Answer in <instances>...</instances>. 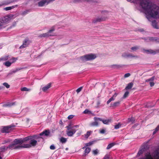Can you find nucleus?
<instances>
[{
  "instance_id": "obj_1",
  "label": "nucleus",
  "mask_w": 159,
  "mask_h": 159,
  "mask_svg": "<svg viewBox=\"0 0 159 159\" xmlns=\"http://www.w3.org/2000/svg\"><path fill=\"white\" fill-rule=\"evenodd\" d=\"M139 3L145 14L146 17L150 21L152 18H159V7L148 2V0H136Z\"/></svg>"
},
{
  "instance_id": "obj_2",
  "label": "nucleus",
  "mask_w": 159,
  "mask_h": 159,
  "mask_svg": "<svg viewBox=\"0 0 159 159\" xmlns=\"http://www.w3.org/2000/svg\"><path fill=\"white\" fill-rule=\"evenodd\" d=\"M40 137L37 135L30 136L23 139H16L14 140V144L10 146L14 148H30L35 146L37 144L38 139Z\"/></svg>"
},
{
  "instance_id": "obj_3",
  "label": "nucleus",
  "mask_w": 159,
  "mask_h": 159,
  "mask_svg": "<svg viewBox=\"0 0 159 159\" xmlns=\"http://www.w3.org/2000/svg\"><path fill=\"white\" fill-rule=\"evenodd\" d=\"M139 159H159V149L155 151L152 154L147 153L144 157Z\"/></svg>"
},
{
  "instance_id": "obj_4",
  "label": "nucleus",
  "mask_w": 159,
  "mask_h": 159,
  "mask_svg": "<svg viewBox=\"0 0 159 159\" xmlns=\"http://www.w3.org/2000/svg\"><path fill=\"white\" fill-rule=\"evenodd\" d=\"M97 57L96 54H89L84 55L80 57V59L81 61H86L93 60Z\"/></svg>"
},
{
  "instance_id": "obj_5",
  "label": "nucleus",
  "mask_w": 159,
  "mask_h": 159,
  "mask_svg": "<svg viewBox=\"0 0 159 159\" xmlns=\"http://www.w3.org/2000/svg\"><path fill=\"white\" fill-rule=\"evenodd\" d=\"M78 125H75L71 126L70 125L66 127L68 130H69L67 131V134L69 136H72L76 132V130L75 128L78 127Z\"/></svg>"
},
{
  "instance_id": "obj_6",
  "label": "nucleus",
  "mask_w": 159,
  "mask_h": 159,
  "mask_svg": "<svg viewBox=\"0 0 159 159\" xmlns=\"http://www.w3.org/2000/svg\"><path fill=\"white\" fill-rule=\"evenodd\" d=\"M14 126L11 125L4 126L2 129L1 132L2 133H8L14 129Z\"/></svg>"
},
{
  "instance_id": "obj_7",
  "label": "nucleus",
  "mask_w": 159,
  "mask_h": 159,
  "mask_svg": "<svg viewBox=\"0 0 159 159\" xmlns=\"http://www.w3.org/2000/svg\"><path fill=\"white\" fill-rule=\"evenodd\" d=\"M94 122L90 123L89 125L90 126H98V121H100V118L94 117Z\"/></svg>"
},
{
  "instance_id": "obj_8",
  "label": "nucleus",
  "mask_w": 159,
  "mask_h": 159,
  "mask_svg": "<svg viewBox=\"0 0 159 159\" xmlns=\"http://www.w3.org/2000/svg\"><path fill=\"white\" fill-rule=\"evenodd\" d=\"M10 20V18L9 16H6L2 17L0 19V22L2 23L6 24Z\"/></svg>"
},
{
  "instance_id": "obj_9",
  "label": "nucleus",
  "mask_w": 159,
  "mask_h": 159,
  "mask_svg": "<svg viewBox=\"0 0 159 159\" xmlns=\"http://www.w3.org/2000/svg\"><path fill=\"white\" fill-rule=\"evenodd\" d=\"M30 42H31L30 40L27 39H25L23 41L22 45L20 47V48L23 49L27 47Z\"/></svg>"
},
{
  "instance_id": "obj_10",
  "label": "nucleus",
  "mask_w": 159,
  "mask_h": 159,
  "mask_svg": "<svg viewBox=\"0 0 159 159\" xmlns=\"http://www.w3.org/2000/svg\"><path fill=\"white\" fill-rule=\"evenodd\" d=\"M141 51L144 53L148 54H155L156 53V52L152 49L146 50L144 48L141 49Z\"/></svg>"
},
{
  "instance_id": "obj_11",
  "label": "nucleus",
  "mask_w": 159,
  "mask_h": 159,
  "mask_svg": "<svg viewBox=\"0 0 159 159\" xmlns=\"http://www.w3.org/2000/svg\"><path fill=\"white\" fill-rule=\"evenodd\" d=\"M14 141L13 142V143L11 144L8 147H6L5 146H2L0 148V151L1 152H3L6 151L7 148H9L11 149H18V148H14L12 147H10V146L14 144Z\"/></svg>"
},
{
  "instance_id": "obj_12",
  "label": "nucleus",
  "mask_w": 159,
  "mask_h": 159,
  "mask_svg": "<svg viewBox=\"0 0 159 159\" xmlns=\"http://www.w3.org/2000/svg\"><path fill=\"white\" fill-rule=\"evenodd\" d=\"M48 4L46 0H42L38 3L39 6L40 7H43L45 5H47Z\"/></svg>"
},
{
  "instance_id": "obj_13",
  "label": "nucleus",
  "mask_w": 159,
  "mask_h": 159,
  "mask_svg": "<svg viewBox=\"0 0 159 159\" xmlns=\"http://www.w3.org/2000/svg\"><path fill=\"white\" fill-rule=\"evenodd\" d=\"M106 18L104 17H98L95 18L93 20V22L96 23L98 22H100L104 21L105 20Z\"/></svg>"
},
{
  "instance_id": "obj_14",
  "label": "nucleus",
  "mask_w": 159,
  "mask_h": 159,
  "mask_svg": "<svg viewBox=\"0 0 159 159\" xmlns=\"http://www.w3.org/2000/svg\"><path fill=\"white\" fill-rule=\"evenodd\" d=\"M100 121H102L104 124L108 125L111 122L112 120L111 119L104 120L100 118Z\"/></svg>"
},
{
  "instance_id": "obj_15",
  "label": "nucleus",
  "mask_w": 159,
  "mask_h": 159,
  "mask_svg": "<svg viewBox=\"0 0 159 159\" xmlns=\"http://www.w3.org/2000/svg\"><path fill=\"white\" fill-rule=\"evenodd\" d=\"M51 83L48 84L47 85L42 88V90L44 92H46L49 88L51 87Z\"/></svg>"
},
{
  "instance_id": "obj_16",
  "label": "nucleus",
  "mask_w": 159,
  "mask_h": 159,
  "mask_svg": "<svg viewBox=\"0 0 159 159\" xmlns=\"http://www.w3.org/2000/svg\"><path fill=\"white\" fill-rule=\"evenodd\" d=\"M50 132L49 130H45L39 134V135L42 136L44 135L47 136L49 135Z\"/></svg>"
},
{
  "instance_id": "obj_17",
  "label": "nucleus",
  "mask_w": 159,
  "mask_h": 159,
  "mask_svg": "<svg viewBox=\"0 0 159 159\" xmlns=\"http://www.w3.org/2000/svg\"><path fill=\"white\" fill-rule=\"evenodd\" d=\"M52 34H49L48 32L46 33H43L39 35V37H47L49 36H53Z\"/></svg>"
},
{
  "instance_id": "obj_18",
  "label": "nucleus",
  "mask_w": 159,
  "mask_h": 159,
  "mask_svg": "<svg viewBox=\"0 0 159 159\" xmlns=\"http://www.w3.org/2000/svg\"><path fill=\"white\" fill-rule=\"evenodd\" d=\"M15 104V102H8L5 104L3 105L2 106L4 107H11V106L14 105Z\"/></svg>"
},
{
  "instance_id": "obj_19",
  "label": "nucleus",
  "mask_w": 159,
  "mask_h": 159,
  "mask_svg": "<svg viewBox=\"0 0 159 159\" xmlns=\"http://www.w3.org/2000/svg\"><path fill=\"white\" fill-rule=\"evenodd\" d=\"M85 150L84 151V156H86L88 153H89L91 149L89 148H85Z\"/></svg>"
},
{
  "instance_id": "obj_20",
  "label": "nucleus",
  "mask_w": 159,
  "mask_h": 159,
  "mask_svg": "<svg viewBox=\"0 0 159 159\" xmlns=\"http://www.w3.org/2000/svg\"><path fill=\"white\" fill-rule=\"evenodd\" d=\"M10 57H9V56H6L5 57H2L1 58H0V61H5L9 59Z\"/></svg>"
},
{
  "instance_id": "obj_21",
  "label": "nucleus",
  "mask_w": 159,
  "mask_h": 159,
  "mask_svg": "<svg viewBox=\"0 0 159 159\" xmlns=\"http://www.w3.org/2000/svg\"><path fill=\"white\" fill-rule=\"evenodd\" d=\"M17 5H16V6H11V7H6L5 8H4V10L6 11H8V10H11L12 9H13L15 7H17Z\"/></svg>"
},
{
  "instance_id": "obj_22",
  "label": "nucleus",
  "mask_w": 159,
  "mask_h": 159,
  "mask_svg": "<svg viewBox=\"0 0 159 159\" xmlns=\"http://www.w3.org/2000/svg\"><path fill=\"white\" fill-rule=\"evenodd\" d=\"M133 85V83L131 82L129 83L127 86L126 87L125 89L126 90L131 89Z\"/></svg>"
},
{
  "instance_id": "obj_23",
  "label": "nucleus",
  "mask_w": 159,
  "mask_h": 159,
  "mask_svg": "<svg viewBox=\"0 0 159 159\" xmlns=\"http://www.w3.org/2000/svg\"><path fill=\"white\" fill-rule=\"evenodd\" d=\"M152 26L156 29L158 28V26L157 25V22L155 20H153L152 22Z\"/></svg>"
},
{
  "instance_id": "obj_24",
  "label": "nucleus",
  "mask_w": 159,
  "mask_h": 159,
  "mask_svg": "<svg viewBox=\"0 0 159 159\" xmlns=\"http://www.w3.org/2000/svg\"><path fill=\"white\" fill-rule=\"evenodd\" d=\"M145 150L144 148H142L139 150V152L137 154V156H140L141 154H142L143 152H144Z\"/></svg>"
},
{
  "instance_id": "obj_25",
  "label": "nucleus",
  "mask_w": 159,
  "mask_h": 159,
  "mask_svg": "<svg viewBox=\"0 0 159 159\" xmlns=\"http://www.w3.org/2000/svg\"><path fill=\"white\" fill-rule=\"evenodd\" d=\"M17 60V58L12 57L9 60V61H10L12 64V63L15 62Z\"/></svg>"
},
{
  "instance_id": "obj_26",
  "label": "nucleus",
  "mask_w": 159,
  "mask_h": 159,
  "mask_svg": "<svg viewBox=\"0 0 159 159\" xmlns=\"http://www.w3.org/2000/svg\"><path fill=\"white\" fill-rule=\"evenodd\" d=\"M93 141H92V142H89V143H86L85 144V146L83 148V149L85 148L86 147H87V146H91V145H92L93 143Z\"/></svg>"
},
{
  "instance_id": "obj_27",
  "label": "nucleus",
  "mask_w": 159,
  "mask_h": 159,
  "mask_svg": "<svg viewBox=\"0 0 159 159\" xmlns=\"http://www.w3.org/2000/svg\"><path fill=\"white\" fill-rule=\"evenodd\" d=\"M3 64L4 65L8 67L11 65V62H10V61H7L4 63Z\"/></svg>"
},
{
  "instance_id": "obj_28",
  "label": "nucleus",
  "mask_w": 159,
  "mask_h": 159,
  "mask_svg": "<svg viewBox=\"0 0 159 159\" xmlns=\"http://www.w3.org/2000/svg\"><path fill=\"white\" fill-rule=\"evenodd\" d=\"M155 79V77L154 76H152L151 78L149 79H147L145 80L146 82H152Z\"/></svg>"
},
{
  "instance_id": "obj_29",
  "label": "nucleus",
  "mask_w": 159,
  "mask_h": 159,
  "mask_svg": "<svg viewBox=\"0 0 159 159\" xmlns=\"http://www.w3.org/2000/svg\"><path fill=\"white\" fill-rule=\"evenodd\" d=\"M120 104V102H114L113 104H111V106L112 107H116L119 105Z\"/></svg>"
},
{
  "instance_id": "obj_30",
  "label": "nucleus",
  "mask_w": 159,
  "mask_h": 159,
  "mask_svg": "<svg viewBox=\"0 0 159 159\" xmlns=\"http://www.w3.org/2000/svg\"><path fill=\"white\" fill-rule=\"evenodd\" d=\"M139 46H135L133 47H132L131 48V49L133 50V51H136L137 50L139 49Z\"/></svg>"
},
{
  "instance_id": "obj_31",
  "label": "nucleus",
  "mask_w": 159,
  "mask_h": 159,
  "mask_svg": "<svg viewBox=\"0 0 159 159\" xmlns=\"http://www.w3.org/2000/svg\"><path fill=\"white\" fill-rule=\"evenodd\" d=\"M92 133V131H88L87 133L84 135L85 137L86 138H88Z\"/></svg>"
},
{
  "instance_id": "obj_32",
  "label": "nucleus",
  "mask_w": 159,
  "mask_h": 159,
  "mask_svg": "<svg viewBox=\"0 0 159 159\" xmlns=\"http://www.w3.org/2000/svg\"><path fill=\"white\" fill-rule=\"evenodd\" d=\"M60 142L62 143H65L67 141V139L64 137H61L60 139Z\"/></svg>"
},
{
  "instance_id": "obj_33",
  "label": "nucleus",
  "mask_w": 159,
  "mask_h": 159,
  "mask_svg": "<svg viewBox=\"0 0 159 159\" xmlns=\"http://www.w3.org/2000/svg\"><path fill=\"white\" fill-rule=\"evenodd\" d=\"M129 53L126 52H124L122 55V56L124 58L129 57Z\"/></svg>"
},
{
  "instance_id": "obj_34",
  "label": "nucleus",
  "mask_w": 159,
  "mask_h": 159,
  "mask_svg": "<svg viewBox=\"0 0 159 159\" xmlns=\"http://www.w3.org/2000/svg\"><path fill=\"white\" fill-rule=\"evenodd\" d=\"M129 94V92L128 91L124 93L122 98L123 99L125 98H126L128 96Z\"/></svg>"
},
{
  "instance_id": "obj_35",
  "label": "nucleus",
  "mask_w": 159,
  "mask_h": 159,
  "mask_svg": "<svg viewBox=\"0 0 159 159\" xmlns=\"http://www.w3.org/2000/svg\"><path fill=\"white\" fill-rule=\"evenodd\" d=\"M114 145V144L113 143H111L109 144L107 146V149H109L113 147Z\"/></svg>"
},
{
  "instance_id": "obj_36",
  "label": "nucleus",
  "mask_w": 159,
  "mask_h": 159,
  "mask_svg": "<svg viewBox=\"0 0 159 159\" xmlns=\"http://www.w3.org/2000/svg\"><path fill=\"white\" fill-rule=\"evenodd\" d=\"M98 152L99 151L98 149H96L95 150H93L92 151L93 154L95 155H97L98 153Z\"/></svg>"
},
{
  "instance_id": "obj_37",
  "label": "nucleus",
  "mask_w": 159,
  "mask_h": 159,
  "mask_svg": "<svg viewBox=\"0 0 159 159\" xmlns=\"http://www.w3.org/2000/svg\"><path fill=\"white\" fill-rule=\"evenodd\" d=\"M83 113L86 114H90L91 113V112L89 110L86 109L84 111Z\"/></svg>"
},
{
  "instance_id": "obj_38",
  "label": "nucleus",
  "mask_w": 159,
  "mask_h": 159,
  "mask_svg": "<svg viewBox=\"0 0 159 159\" xmlns=\"http://www.w3.org/2000/svg\"><path fill=\"white\" fill-rule=\"evenodd\" d=\"M121 126V124L120 123H118V124L115 126L114 128L115 129H117L120 128Z\"/></svg>"
},
{
  "instance_id": "obj_39",
  "label": "nucleus",
  "mask_w": 159,
  "mask_h": 159,
  "mask_svg": "<svg viewBox=\"0 0 159 159\" xmlns=\"http://www.w3.org/2000/svg\"><path fill=\"white\" fill-rule=\"evenodd\" d=\"M55 31V28L54 27H53L51 29L49 30V31L48 32V33H49V34H51V33Z\"/></svg>"
},
{
  "instance_id": "obj_40",
  "label": "nucleus",
  "mask_w": 159,
  "mask_h": 159,
  "mask_svg": "<svg viewBox=\"0 0 159 159\" xmlns=\"http://www.w3.org/2000/svg\"><path fill=\"white\" fill-rule=\"evenodd\" d=\"M21 91H29L30 89L26 87H23L21 89Z\"/></svg>"
},
{
  "instance_id": "obj_41",
  "label": "nucleus",
  "mask_w": 159,
  "mask_h": 159,
  "mask_svg": "<svg viewBox=\"0 0 159 159\" xmlns=\"http://www.w3.org/2000/svg\"><path fill=\"white\" fill-rule=\"evenodd\" d=\"M135 57V58H138L139 57L137 55H133L129 53V57Z\"/></svg>"
},
{
  "instance_id": "obj_42",
  "label": "nucleus",
  "mask_w": 159,
  "mask_h": 159,
  "mask_svg": "<svg viewBox=\"0 0 159 159\" xmlns=\"http://www.w3.org/2000/svg\"><path fill=\"white\" fill-rule=\"evenodd\" d=\"M115 100V98L113 97H111L107 102V103L108 104L110 103L111 101H113Z\"/></svg>"
},
{
  "instance_id": "obj_43",
  "label": "nucleus",
  "mask_w": 159,
  "mask_h": 159,
  "mask_svg": "<svg viewBox=\"0 0 159 159\" xmlns=\"http://www.w3.org/2000/svg\"><path fill=\"white\" fill-rule=\"evenodd\" d=\"M134 121V118H129L128 119V122H132L133 123Z\"/></svg>"
},
{
  "instance_id": "obj_44",
  "label": "nucleus",
  "mask_w": 159,
  "mask_h": 159,
  "mask_svg": "<svg viewBox=\"0 0 159 159\" xmlns=\"http://www.w3.org/2000/svg\"><path fill=\"white\" fill-rule=\"evenodd\" d=\"M3 84L7 88H9L10 87V85L7 83H4Z\"/></svg>"
},
{
  "instance_id": "obj_45",
  "label": "nucleus",
  "mask_w": 159,
  "mask_h": 159,
  "mask_svg": "<svg viewBox=\"0 0 159 159\" xmlns=\"http://www.w3.org/2000/svg\"><path fill=\"white\" fill-rule=\"evenodd\" d=\"M18 70L16 69L15 70H13L11 71L10 73H9L8 75H11L13 73H15Z\"/></svg>"
},
{
  "instance_id": "obj_46",
  "label": "nucleus",
  "mask_w": 159,
  "mask_h": 159,
  "mask_svg": "<svg viewBox=\"0 0 159 159\" xmlns=\"http://www.w3.org/2000/svg\"><path fill=\"white\" fill-rule=\"evenodd\" d=\"M82 88H83V87H81L79 88H78L76 90V91L78 93H79L82 90Z\"/></svg>"
},
{
  "instance_id": "obj_47",
  "label": "nucleus",
  "mask_w": 159,
  "mask_h": 159,
  "mask_svg": "<svg viewBox=\"0 0 159 159\" xmlns=\"http://www.w3.org/2000/svg\"><path fill=\"white\" fill-rule=\"evenodd\" d=\"M105 132V130L104 129H102L100 130L99 132L101 134H104Z\"/></svg>"
},
{
  "instance_id": "obj_48",
  "label": "nucleus",
  "mask_w": 159,
  "mask_h": 159,
  "mask_svg": "<svg viewBox=\"0 0 159 159\" xmlns=\"http://www.w3.org/2000/svg\"><path fill=\"white\" fill-rule=\"evenodd\" d=\"M130 75V74L129 73H127L126 74H125L124 75V77L125 78H127L128 77H129Z\"/></svg>"
},
{
  "instance_id": "obj_49",
  "label": "nucleus",
  "mask_w": 159,
  "mask_h": 159,
  "mask_svg": "<svg viewBox=\"0 0 159 159\" xmlns=\"http://www.w3.org/2000/svg\"><path fill=\"white\" fill-rule=\"evenodd\" d=\"M50 148L51 150H54L55 149V147L54 145H52L50 146Z\"/></svg>"
},
{
  "instance_id": "obj_50",
  "label": "nucleus",
  "mask_w": 159,
  "mask_h": 159,
  "mask_svg": "<svg viewBox=\"0 0 159 159\" xmlns=\"http://www.w3.org/2000/svg\"><path fill=\"white\" fill-rule=\"evenodd\" d=\"M149 83V84H150L151 87L153 86L154 85V84H155L154 82L153 81L150 82Z\"/></svg>"
},
{
  "instance_id": "obj_51",
  "label": "nucleus",
  "mask_w": 159,
  "mask_h": 159,
  "mask_svg": "<svg viewBox=\"0 0 159 159\" xmlns=\"http://www.w3.org/2000/svg\"><path fill=\"white\" fill-rule=\"evenodd\" d=\"M74 117V116L73 115H69L68 117V119H72Z\"/></svg>"
},
{
  "instance_id": "obj_52",
  "label": "nucleus",
  "mask_w": 159,
  "mask_h": 159,
  "mask_svg": "<svg viewBox=\"0 0 159 159\" xmlns=\"http://www.w3.org/2000/svg\"><path fill=\"white\" fill-rule=\"evenodd\" d=\"M118 93H115L113 95L112 97H113L114 98H115L116 96L118 94Z\"/></svg>"
},
{
  "instance_id": "obj_53",
  "label": "nucleus",
  "mask_w": 159,
  "mask_h": 159,
  "mask_svg": "<svg viewBox=\"0 0 159 159\" xmlns=\"http://www.w3.org/2000/svg\"><path fill=\"white\" fill-rule=\"evenodd\" d=\"M155 130L156 131H157L159 130V125L157 126Z\"/></svg>"
},
{
  "instance_id": "obj_54",
  "label": "nucleus",
  "mask_w": 159,
  "mask_h": 159,
  "mask_svg": "<svg viewBox=\"0 0 159 159\" xmlns=\"http://www.w3.org/2000/svg\"><path fill=\"white\" fill-rule=\"evenodd\" d=\"M72 1L74 2H77L79 1L80 0H71Z\"/></svg>"
},
{
  "instance_id": "obj_55",
  "label": "nucleus",
  "mask_w": 159,
  "mask_h": 159,
  "mask_svg": "<svg viewBox=\"0 0 159 159\" xmlns=\"http://www.w3.org/2000/svg\"><path fill=\"white\" fill-rule=\"evenodd\" d=\"M157 132V131H156V130H155L153 133V135L155 134Z\"/></svg>"
},
{
  "instance_id": "obj_56",
  "label": "nucleus",
  "mask_w": 159,
  "mask_h": 159,
  "mask_svg": "<svg viewBox=\"0 0 159 159\" xmlns=\"http://www.w3.org/2000/svg\"><path fill=\"white\" fill-rule=\"evenodd\" d=\"M2 26V25L1 23H0V27H1Z\"/></svg>"
},
{
  "instance_id": "obj_57",
  "label": "nucleus",
  "mask_w": 159,
  "mask_h": 159,
  "mask_svg": "<svg viewBox=\"0 0 159 159\" xmlns=\"http://www.w3.org/2000/svg\"><path fill=\"white\" fill-rule=\"evenodd\" d=\"M2 88V87H0V90Z\"/></svg>"
},
{
  "instance_id": "obj_58",
  "label": "nucleus",
  "mask_w": 159,
  "mask_h": 159,
  "mask_svg": "<svg viewBox=\"0 0 159 159\" xmlns=\"http://www.w3.org/2000/svg\"><path fill=\"white\" fill-rule=\"evenodd\" d=\"M2 158L0 156V159H2Z\"/></svg>"
},
{
  "instance_id": "obj_59",
  "label": "nucleus",
  "mask_w": 159,
  "mask_h": 159,
  "mask_svg": "<svg viewBox=\"0 0 159 159\" xmlns=\"http://www.w3.org/2000/svg\"><path fill=\"white\" fill-rule=\"evenodd\" d=\"M66 150H68V148H66Z\"/></svg>"
},
{
  "instance_id": "obj_60",
  "label": "nucleus",
  "mask_w": 159,
  "mask_h": 159,
  "mask_svg": "<svg viewBox=\"0 0 159 159\" xmlns=\"http://www.w3.org/2000/svg\"><path fill=\"white\" fill-rule=\"evenodd\" d=\"M151 39H152V38H150L149 39L150 40H151Z\"/></svg>"
}]
</instances>
